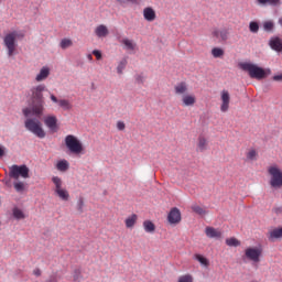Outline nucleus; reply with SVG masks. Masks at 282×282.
Segmentation results:
<instances>
[{
    "label": "nucleus",
    "mask_w": 282,
    "mask_h": 282,
    "mask_svg": "<svg viewBox=\"0 0 282 282\" xmlns=\"http://www.w3.org/2000/svg\"><path fill=\"white\" fill-rule=\"evenodd\" d=\"M65 145L73 155H85V145H83V142L76 135H66Z\"/></svg>",
    "instance_id": "nucleus-6"
},
{
    "label": "nucleus",
    "mask_w": 282,
    "mask_h": 282,
    "mask_svg": "<svg viewBox=\"0 0 282 282\" xmlns=\"http://www.w3.org/2000/svg\"><path fill=\"white\" fill-rule=\"evenodd\" d=\"M58 123V119L56 116H47L44 119V124L51 130L56 131V124Z\"/></svg>",
    "instance_id": "nucleus-22"
},
{
    "label": "nucleus",
    "mask_w": 282,
    "mask_h": 282,
    "mask_svg": "<svg viewBox=\"0 0 282 282\" xmlns=\"http://www.w3.org/2000/svg\"><path fill=\"white\" fill-rule=\"evenodd\" d=\"M138 224V215L132 214L128 216L124 220L126 228H134V226Z\"/></svg>",
    "instance_id": "nucleus-24"
},
{
    "label": "nucleus",
    "mask_w": 282,
    "mask_h": 282,
    "mask_svg": "<svg viewBox=\"0 0 282 282\" xmlns=\"http://www.w3.org/2000/svg\"><path fill=\"white\" fill-rule=\"evenodd\" d=\"M226 243L230 248H238V246H241V241H239L237 238H228L226 239Z\"/></svg>",
    "instance_id": "nucleus-33"
},
{
    "label": "nucleus",
    "mask_w": 282,
    "mask_h": 282,
    "mask_svg": "<svg viewBox=\"0 0 282 282\" xmlns=\"http://www.w3.org/2000/svg\"><path fill=\"white\" fill-rule=\"evenodd\" d=\"M72 45H74V42L69 39H62V41L59 42V47L62 50H67L72 47Z\"/></svg>",
    "instance_id": "nucleus-31"
},
{
    "label": "nucleus",
    "mask_w": 282,
    "mask_h": 282,
    "mask_svg": "<svg viewBox=\"0 0 282 282\" xmlns=\"http://www.w3.org/2000/svg\"><path fill=\"white\" fill-rule=\"evenodd\" d=\"M14 219H25V214L19 207L12 209Z\"/></svg>",
    "instance_id": "nucleus-32"
},
{
    "label": "nucleus",
    "mask_w": 282,
    "mask_h": 282,
    "mask_svg": "<svg viewBox=\"0 0 282 282\" xmlns=\"http://www.w3.org/2000/svg\"><path fill=\"white\" fill-rule=\"evenodd\" d=\"M144 80H145L144 75L139 74L135 76V83H138V85H144Z\"/></svg>",
    "instance_id": "nucleus-41"
},
{
    "label": "nucleus",
    "mask_w": 282,
    "mask_h": 282,
    "mask_svg": "<svg viewBox=\"0 0 282 282\" xmlns=\"http://www.w3.org/2000/svg\"><path fill=\"white\" fill-rule=\"evenodd\" d=\"M6 155V147L0 145V158H3Z\"/></svg>",
    "instance_id": "nucleus-46"
},
{
    "label": "nucleus",
    "mask_w": 282,
    "mask_h": 282,
    "mask_svg": "<svg viewBox=\"0 0 282 282\" xmlns=\"http://www.w3.org/2000/svg\"><path fill=\"white\" fill-rule=\"evenodd\" d=\"M267 238L269 241L274 242L282 239V227L272 228L267 232Z\"/></svg>",
    "instance_id": "nucleus-14"
},
{
    "label": "nucleus",
    "mask_w": 282,
    "mask_h": 282,
    "mask_svg": "<svg viewBox=\"0 0 282 282\" xmlns=\"http://www.w3.org/2000/svg\"><path fill=\"white\" fill-rule=\"evenodd\" d=\"M262 28H263L264 32H269V33L274 32V21H272V20L264 21L262 23Z\"/></svg>",
    "instance_id": "nucleus-29"
},
{
    "label": "nucleus",
    "mask_w": 282,
    "mask_h": 282,
    "mask_svg": "<svg viewBox=\"0 0 282 282\" xmlns=\"http://www.w3.org/2000/svg\"><path fill=\"white\" fill-rule=\"evenodd\" d=\"M87 58H88V61H94V56H91V54H88Z\"/></svg>",
    "instance_id": "nucleus-49"
},
{
    "label": "nucleus",
    "mask_w": 282,
    "mask_h": 282,
    "mask_svg": "<svg viewBox=\"0 0 282 282\" xmlns=\"http://www.w3.org/2000/svg\"><path fill=\"white\" fill-rule=\"evenodd\" d=\"M192 210L193 213H196V215H200V216H204L207 213L202 206L197 204L192 205Z\"/></svg>",
    "instance_id": "nucleus-34"
},
{
    "label": "nucleus",
    "mask_w": 282,
    "mask_h": 282,
    "mask_svg": "<svg viewBox=\"0 0 282 282\" xmlns=\"http://www.w3.org/2000/svg\"><path fill=\"white\" fill-rule=\"evenodd\" d=\"M95 35L97 39H107L109 36V28L105 24H99L95 28Z\"/></svg>",
    "instance_id": "nucleus-18"
},
{
    "label": "nucleus",
    "mask_w": 282,
    "mask_h": 282,
    "mask_svg": "<svg viewBox=\"0 0 282 282\" xmlns=\"http://www.w3.org/2000/svg\"><path fill=\"white\" fill-rule=\"evenodd\" d=\"M41 117L32 118V117H26V120L24 122L25 129L33 133V135H36V138H40L43 140L45 138L46 133L45 130L43 129V123H41V120L39 119Z\"/></svg>",
    "instance_id": "nucleus-4"
},
{
    "label": "nucleus",
    "mask_w": 282,
    "mask_h": 282,
    "mask_svg": "<svg viewBox=\"0 0 282 282\" xmlns=\"http://www.w3.org/2000/svg\"><path fill=\"white\" fill-rule=\"evenodd\" d=\"M13 188L17 193H25V191L28 189V185L21 181L14 182L13 183Z\"/></svg>",
    "instance_id": "nucleus-27"
},
{
    "label": "nucleus",
    "mask_w": 282,
    "mask_h": 282,
    "mask_svg": "<svg viewBox=\"0 0 282 282\" xmlns=\"http://www.w3.org/2000/svg\"><path fill=\"white\" fill-rule=\"evenodd\" d=\"M52 182L55 186V195H57L62 202H69V192L63 187V180L58 176H53Z\"/></svg>",
    "instance_id": "nucleus-8"
},
{
    "label": "nucleus",
    "mask_w": 282,
    "mask_h": 282,
    "mask_svg": "<svg viewBox=\"0 0 282 282\" xmlns=\"http://www.w3.org/2000/svg\"><path fill=\"white\" fill-rule=\"evenodd\" d=\"M51 100L52 102L57 104L58 107H61V109H63L64 111H72V109L74 108L72 101L67 99H58L56 96L51 95Z\"/></svg>",
    "instance_id": "nucleus-12"
},
{
    "label": "nucleus",
    "mask_w": 282,
    "mask_h": 282,
    "mask_svg": "<svg viewBox=\"0 0 282 282\" xmlns=\"http://www.w3.org/2000/svg\"><path fill=\"white\" fill-rule=\"evenodd\" d=\"M220 111L226 113L230 109V93L226 89L220 91Z\"/></svg>",
    "instance_id": "nucleus-11"
},
{
    "label": "nucleus",
    "mask_w": 282,
    "mask_h": 282,
    "mask_svg": "<svg viewBox=\"0 0 282 282\" xmlns=\"http://www.w3.org/2000/svg\"><path fill=\"white\" fill-rule=\"evenodd\" d=\"M224 54H225V52L220 47H214L212 50V55L214 56V58H221V56H224Z\"/></svg>",
    "instance_id": "nucleus-35"
},
{
    "label": "nucleus",
    "mask_w": 282,
    "mask_h": 282,
    "mask_svg": "<svg viewBox=\"0 0 282 282\" xmlns=\"http://www.w3.org/2000/svg\"><path fill=\"white\" fill-rule=\"evenodd\" d=\"M269 47L273 50V52L281 53L282 52V40L279 36H273L269 40Z\"/></svg>",
    "instance_id": "nucleus-17"
},
{
    "label": "nucleus",
    "mask_w": 282,
    "mask_h": 282,
    "mask_svg": "<svg viewBox=\"0 0 282 282\" xmlns=\"http://www.w3.org/2000/svg\"><path fill=\"white\" fill-rule=\"evenodd\" d=\"M177 282H194V279L191 274H184L178 278Z\"/></svg>",
    "instance_id": "nucleus-40"
},
{
    "label": "nucleus",
    "mask_w": 282,
    "mask_h": 282,
    "mask_svg": "<svg viewBox=\"0 0 282 282\" xmlns=\"http://www.w3.org/2000/svg\"><path fill=\"white\" fill-rule=\"evenodd\" d=\"M44 91L45 85H37L31 88L32 105L30 108L23 109V115L25 118H30V116L41 118V116H43V111H45V100L43 99Z\"/></svg>",
    "instance_id": "nucleus-1"
},
{
    "label": "nucleus",
    "mask_w": 282,
    "mask_h": 282,
    "mask_svg": "<svg viewBox=\"0 0 282 282\" xmlns=\"http://www.w3.org/2000/svg\"><path fill=\"white\" fill-rule=\"evenodd\" d=\"M33 274H34L35 276H41V269H39V268L34 269V270H33Z\"/></svg>",
    "instance_id": "nucleus-47"
},
{
    "label": "nucleus",
    "mask_w": 282,
    "mask_h": 282,
    "mask_svg": "<svg viewBox=\"0 0 282 282\" xmlns=\"http://www.w3.org/2000/svg\"><path fill=\"white\" fill-rule=\"evenodd\" d=\"M93 55L96 56L97 61H100V58H102V53H100V51L98 50L93 51Z\"/></svg>",
    "instance_id": "nucleus-43"
},
{
    "label": "nucleus",
    "mask_w": 282,
    "mask_h": 282,
    "mask_svg": "<svg viewBox=\"0 0 282 282\" xmlns=\"http://www.w3.org/2000/svg\"><path fill=\"white\" fill-rule=\"evenodd\" d=\"M247 162H257L259 160V152L251 148L246 153Z\"/></svg>",
    "instance_id": "nucleus-23"
},
{
    "label": "nucleus",
    "mask_w": 282,
    "mask_h": 282,
    "mask_svg": "<svg viewBox=\"0 0 282 282\" xmlns=\"http://www.w3.org/2000/svg\"><path fill=\"white\" fill-rule=\"evenodd\" d=\"M56 169H57V171L65 173V171L69 170V162L67 160H61L57 162Z\"/></svg>",
    "instance_id": "nucleus-28"
},
{
    "label": "nucleus",
    "mask_w": 282,
    "mask_h": 282,
    "mask_svg": "<svg viewBox=\"0 0 282 282\" xmlns=\"http://www.w3.org/2000/svg\"><path fill=\"white\" fill-rule=\"evenodd\" d=\"M77 213H79V215H83V213H85V199H83V197H80L78 200H77Z\"/></svg>",
    "instance_id": "nucleus-36"
},
{
    "label": "nucleus",
    "mask_w": 282,
    "mask_h": 282,
    "mask_svg": "<svg viewBox=\"0 0 282 282\" xmlns=\"http://www.w3.org/2000/svg\"><path fill=\"white\" fill-rule=\"evenodd\" d=\"M238 66L242 72H248L250 78H256V80H263L268 76V74H272L270 68L263 69L256 64L242 62L239 63Z\"/></svg>",
    "instance_id": "nucleus-3"
},
{
    "label": "nucleus",
    "mask_w": 282,
    "mask_h": 282,
    "mask_svg": "<svg viewBox=\"0 0 282 282\" xmlns=\"http://www.w3.org/2000/svg\"><path fill=\"white\" fill-rule=\"evenodd\" d=\"M9 177L12 180H19V177L28 180L30 177V167L28 165H11L9 167Z\"/></svg>",
    "instance_id": "nucleus-7"
},
{
    "label": "nucleus",
    "mask_w": 282,
    "mask_h": 282,
    "mask_svg": "<svg viewBox=\"0 0 282 282\" xmlns=\"http://www.w3.org/2000/svg\"><path fill=\"white\" fill-rule=\"evenodd\" d=\"M269 175V185L278 191L282 188V169L278 164H271L267 169Z\"/></svg>",
    "instance_id": "nucleus-5"
},
{
    "label": "nucleus",
    "mask_w": 282,
    "mask_h": 282,
    "mask_svg": "<svg viewBox=\"0 0 282 282\" xmlns=\"http://www.w3.org/2000/svg\"><path fill=\"white\" fill-rule=\"evenodd\" d=\"M3 43L8 50V56H14V52H17V32L8 33Z\"/></svg>",
    "instance_id": "nucleus-10"
},
{
    "label": "nucleus",
    "mask_w": 282,
    "mask_h": 282,
    "mask_svg": "<svg viewBox=\"0 0 282 282\" xmlns=\"http://www.w3.org/2000/svg\"><path fill=\"white\" fill-rule=\"evenodd\" d=\"M275 215H281L282 214V207H276L274 208Z\"/></svg>",
    "instance_id": "nucleus-48"
},
{
    "label": "nucleus",
    "mask_w": 282,
    "mask_h": 282,
    "mask_svg": "<svg viewBox=\"0 0 282 282\" xmlns=\"http://www.w3.org/2000/svg\"><path fill=\"white\" fill-rule=\"evenodd\" d=\"M143 19H145L149 23H153L158 19V14L155 13V9L152 7H147L143 9Z\"/></svg>",
    "instance_id": "nucleus-16"
},
{
    "label": "nucleus",
    "mask_w": 282,
    "mask_h": 282,
    "mask_svg": "<svg viewBox=\"0 0 282 282\" xmlns=\"http://www.w3.org/2000/svg\"><path fill=\"white\" fill-rule=\"evenodd\" d=\"M205 235L209 239H221V231L215 227H206Z\"/></svg>",
    "instance_id": "nucleus-20"
},
{
    "label": "nucleus",
    "mask_w": 282,
    "mask_h": 282,
    "mask_svg": "<svg viewBox=\"0 0 282 282\" xmlns=\"http://www.w3.org/2000/svg\"><path fill=\"white\" fill-rule=\"evenodd\" d=\"M278 23H279V25H281V28H282V18L279 19Z\"/></svg>",
    "instance_id": "nucleus-50"
},
{
    "label": "nucleus",
    "mask_w": 282,
    "mask_h": 282,
    "mask_svg": "<svg viewBox=\"0 0 282 282\" xmlns=\"http://www.w3.org/2000/svg\"><path fill=\"white\" fill-rule=\"evenodd\" d=\"M169 224H180L182 221V213L177 207H173L167 215Z\"/></svg>",
    "instance_id": "nucleus-13"
},
{
    "label": "nucleus",
    "mask_w": 282,
    "mask_h": 282,
    "mask_svg": "<svg viewBox=\"0 0 282 282\" xmlns=\"http://www.w3.org/2000/svg\"><path fill=\"white\" fill-rule=\"evenodd\" d=\"M126 127H127V126L124 124L123 121H118V122H117V129H118L119 131H124Z\"/></svg>",
    "instance_id": "nucleus-42"
},
{
    "label": "nucleus",
    "mask_w": 282,
    "mask_h": 282,
    "mask_svg": "<svg viewBox=\"0 0 282 282\" xmlns=\"http://www.w3.org/2000/svg\"><path fill=\"white\" fill-rule=\"evenodd\" d=\"M273 80H275V83H281L282 82V74L273 76Z\"/></svg>",
    "instance_id": "nucleus-45"
},
{
    "label": "nucleus",
    "mask_w": 282,
    "mask_h": 282,
    "mask_svg": "<svg viewBox=\"0 0 282 282\" xmlns=\"http://www.w3.org/2000/svg\"><path fill=\"white\" fill-rule=\"evenodd\" d=\"M249 32H251L252 34H257L259 32V22L251 21L249 23Z\"/></svg>",
    "instance_id": "nucleus-38"
},
{
    "label": "nucleus",
    "mask_w": 282,
    "mask_h": 282,
    "mask_svg": "<svg viewBox=\"0 0 282 282\" xmlns=\"http://www.w3.org/2000/svg\"><path fill=\"white\" fill-rule=\"evenodd\" d=\"M194 258L196 259V261H199L200 265H204L205 268H208V265H210V262L206 259V257L199 253H196Z\"/></svg>",
    "instance_id": "nucleus-30"
},
{
    "label": "nucleus",
    "mask_w": 282,
    "mask_h": 282,
    "mask_svg": "<svg viewBox=\"0 0 282 282\" xmlns=\"http://www.w3.org/2000/svg\"><path fill=\"white\" fill-rule=\"evenodd\" d=\"M126 67H127V58H123L120 61V63L117 66V74H122Z\"/></svg>",
    "instance_id": "nucleus-39"
},
{
    "label": "nucleus",
    "mask_w": 282,
    "mask_h": 282,
    "mask_svg": "<svg viewBox=\"0 0 282 282\" xmlns=\"http://www.w3.org/2000/svg\"><path fill=\"white\" fill-rule=\"evenodd\" d=\"M50 77V67L43 66L40 69V73L35 76L36 83H43V80H47Z\"/></svg>",
    "instance_id": "nucleus-21"
},
{
    "label": "nucleus",
    "mask_w": 282,
    "mask_h": 282,
    "mask_svg": "<svg viewBox=\"0 0 282 282\" xmlns=\"http://www.w3.org/2000/svg\"><path fill=\"white\" fill-rule=\"evenodd\" d=\"M258 6H272L276 8V6H281V0H256Z\"/></svg>",
    "instance_id": "nucleus-25"
},
{
    "label": "nucleus",
    "mask_w": 282,
    "mask_h": 282,
    "mask_svg": "<svg viewBox=\"0 0 282 282\" xmlns=\"http://www.w3.org/2000/svg\"><path fill=\"white\" fill-rule=\"evenodd\" d=\"M174 94L181 96L182 107H195L197 97L195 94H188V84L180 82L174 86Z\"/></svg>",
    "instance_id": "nucleus-2"
},
{
    "label": "nucleus",
    "mask_w": 282,
    "mask_h": 282,
    "mask_svg": "<svg viewBox=\"0 0 282 282\" xmlns=\"http://www.w3.org/2000/svg\"><path fill=\"white\" fill-rule=\"evenodd\" d=\"M122 45H124V47L127 50H135V43H133L131 40L129 39H123L121 41Z\"/></svg>",
    "instance_id": "nucleus-37"
},
{
    "label": "nucleus",
    "mask_w": 282,
    "mask_h": 282,
    "mask_svg": "<svg viewBox=\"0 0 282 282\" xmlns=\"http://www.w3.org/2000/svg\"><path fill=\"white\" fill-rule=\"evenodd\" d=\"M143 230L145 232H149L150 235H153L155 232V224L151 220H144L143 221Z\"/></svg>",
    "instance_id": "nucleus-26"
},
{
    "label": "nucleus",
    "mask_w": 282,
    "mask_h": 282,
    "mask_svg": "<svg viewBox=\"0 0 282 282\" xmlns=\"http://www.w3.org/2000/svg\"><path fill=\"white\" fill-rule=\"evenodd\" d=\"M229 32L228 29H214L212 32V36H214L215 39H217L218 41H228V36H229Z\"/></svg>",
    "instance_id": "nucleus-15"
},
{
    "label": "nucleus",
    "mask_w": 282,
    "mask_h": 282,
    "mask_svg": "<svg viewBox=\"0 0 282 282\" xmlns=\"http://www.w3.org/2000/svg\"><path fill=\"white\" fill-rule=\"evenodd\" d=\"M131 1L133 0H116V2L119 3L120 6H124V3H131Z\"/></svg>",
    "instance_id": "nucleus-44"
},
{
    "label": "nucleus",
    "mask_w": 282,
    "mask_h": 282,
    "mask_svg": "<svg viewBox=\"0 0 282 282\" xmlns=\"http://www.w3.org/2000/svg\"><path fill=\"white\" fill-rule=\"evenodd\" d=\"M263 254V248L261 247H249L245 250V257L253 263H259Z\"/></svg>",
    "instance_id": "nucleus-9"
},
{
    "label": "nucleus",
    "mask_w": 282,
    "mask_h": 282,
    "mask_svg": "<svg viewBox=\"0 0 282 282\" xmlns=\"http://www.w3.org/2000/svg\"><path fill=\"white\" fill-rule=\"evenodd\" d=\"M196 150L199 153H204V151L208 150V139H206V137H204V134H200L197 139V143H196Z\"/></svg>",
    "instance_id": "nucleus-19"
}]
</instances>
